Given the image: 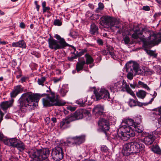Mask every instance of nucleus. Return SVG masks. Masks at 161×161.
Segmentation results:
<instances>
[{
	"label": "nucleus",
	"mask_w": 161,
	"mask_h": 161,
	"mask_svg": "<svg viewBox=\"0 0 161 161\" xmlns=\"http://www.w3.org/2000/svg\"><path fill=\"white\" fill-rule=\"evenodd\" d=\"M48 96H50L48 93L40 94L27 92L22 95L18 102L21 109L24 107L26 109L31 110L34 108L35 102L38 103L41 97L44 96L47 97Z\"/></svg>",
	"instance_id": "1"
},
{
	"label": "nucleus",
	"mask_w": 161,
	"mask_h": 161,
	"mask_svg": "<svg viewBox=\"0 0 161 161\" xmlns=\"http://www.w3.org/2000/svg\"><path fill=\"white\" fill-rule=\"evenodd\" d=\"M142 140L139 139L138 141L129 142L125 144L122 150L124 156H129L131 154L139 153L145 148V145Z\"/></svg>",
	"instance_id": "2"
},
{
	"label": "nucleus",
	"mask_w": 161,
	"mask_h": 161,
	"mask_svg": "<svg viewBox=\"0 0 161 161\" xmlns=\"http://www.w3.org/2000/svg\"><path fill=\"white\" fill-rule=\"evenodd\" d=\"M28 153L30 157L36 161H49L48 158L50 151L48 148L38 150L34 148L29 150Z\"/></svg>",
	"instance_id": "3"
},
{
	"label": "nucleus",
	"mask_w": 161,
	"mask_h": 161,
	"mask_svg": "<svg viewBox=\"0 0 161 161\" xmlns=\"http://www.w3.org/2000/svg\"><path fill=\"white\" fill-rule=\"evenodd\" d=\"M94 93L97 101L103 99L104 100L107 99L112 103L113 102V98L110 97L108 91L104 88H101L99 92L97 90H94Z\"/></svg>",
	"instance_id": "4"
},
{
	"label": "nucleus",
	"mask_w": 161,
	"mask_h": 161,
	"mask_svg": "<svg viewBox=\"0 0 161 161\" xmlns=\"http://www.w3.org/2000/svg\"><path fill=\"white\" fill-rule=\"evenodd\" d=\"M125 127L124 131H121L119 133L121 140L126 141L128 140L131 137H133L135 136V133L134 130L129 126Z\"/></svg>",
	"instance_id": "5"
},
{
	"label": "nucleus",
	"mask_w": 161,
	"mask_h": 161,
	"mask_svg": "<svg viewBox=\"0 0 161 161\" xmlns=\"http://www.w3.org/2000/svg\"><path fill=\"white\" fill-rule=\"evenodd\" d=\"M98 128L97 130L98 132L104 133L107 135V131L110 129V125L108 120L104 118H100L97 122Z\"/></svg>",
	"instance_id": "6"
},
{
	"label": "nucleus",
	"mask_w": 161,
	"mask_h": 161,
	"mask_svg": "<svg viewBox=\"0 0 161 161\" xmlns=\"http://www.w3.org/2000/svg\"><path fill=\"white\" fill-rule=\"evenodd\" d=\"M90 114V112L86 109L80 108L76 110L74 113L69 115L73 119L72 120L75 121L82 119L87 115H89Z\"/></svg>",
	"instance_id": "7"
},
{
	"label": "nucleus",
	"mask_w": 161,
	"mask_h": 161,
	"mask_svg": "<svg viewBox=\"0 0 161 161\" xmlns=\"http://www.w3.org/2000/svg\"><path fill=\"white\" fill-rule=\"evenodd\" d=\"M61 143L59 146H56L53 148L51 153L52 158L55 161H59L63 159L64 157V153L61 145Z\"/></svg>",
	"instance_id": "8"
},
{
	"label": "nucleus",
	"mask_w": 161,
	"mask_h": 161,
	"mask_svg": "<svg viewBox=\"0 0 161 161\" xmlns=\"http://www.w3.org/2000/svg\"><path fill=\"white\" fill-rule=\"evenodd\" d=\"M100 20L101 23L103 24L104 25L108 28H111L114 26L115 25L119 23L115 19L108 16L101 17Z\"/></svg>",
	"instance_id": "9"
},
{
	"label": "nucleus",
	"mask_w": 161,
	"mask_h": 161,
	"mask_svg": "<svg viewBox=\"0 0 161 161\" xmlns=\"http://www.w3.org/2000/svg\"><path fill=\"white\" fill-rule=\"evenodd\" d=\"M114 85L118 90V91L122 88V90L125 91L128 93L130 94L133 97H136L134 92L130 88L129 85L127 84L124 80H123L122 82L121 81L117 82L114 84Z\"/></svg>",
	"instance_id": "10"
},
{
	"label": "nucleus",
	"mask_w": 161,
	"mask_h": 161,
	"mask_svg": "<svg viewBox=\"0 0 161 161\" xmlns=\"http://www.w3.org/2000/svg\"><path fill=\"white\" fill-rule=\"evenodd\" d=\"M49 47L52 50H56L64 48L65 46L63 44H60L57 40H56L51 36L48 39Z\"/></svg>",
	"instance_id": "11"
},
{
	"label": "nucleus",
	"mask_w": 161,
	"mask_h": 161,
	"mask_svg": "<svg viewBox=\"0 0 161 161\" xmlns=\"http://www.w3.org/2000/svg\"><path fill=\"white\" fill-rule=\"evenodd\" d=\"M132 30L134 32L132 34L131 36L132 38L136 40L140 38L139 37V36H142L143 32L146 33L147 32H150L146 27L142 28V30L140 31L138 25L134 26Z\"/></svg>",
	"instance_id": "12"
},
{
	"label": "nucleus",
	"mask_w": 161,
	"mask_h": 161,
	"mask_svg": "<svg viewBox=\"0 0 161 161\" xmlns=\"http://www.w3.org/2000/svg\"><path fill=\"white\" fill-rule=\"evenodd\" d=\"M148 39L150 41H147L145 40L142 37L140 38V39L143 42V44L142 47L143 48H147L148 47L150 46L152 44H156L155 43V39L156 38V34L153 33L152 34H150L148 37Z\"/></svg>",
	"instance_id": "13"
},
{
	"label": "nucleus",
	"mask_w": 161,
	"mask_h": 161,
	"mask_svg": "<svg viewBox=\"0 0 161 161\" xmlns=\"http://www.w3.org/2000/svg\"><path fill=\"white\" fill-rule=\"evenodd\" d=\"M125 67L126 71L128 73L126 76L127 77L128 79L131 80L133 77V74L134 71L132 61H130L127 63Z\"/></svg>",
	"instance_id": "14"
},
{
	"label": "nucleus",
	"mask_w": 161,
	"mask_h": 161,
	"mask_svg": "<svg viewBox=\"0 0 161 161\" xmlns=\"http://www.w3.org/2000/svg\"><path fill=\"white\" fill-rule=\"evenodd\" d=\"M73 119L69 115H68L65 119H63L62 121L60 123V127L63 129H65L70 127V123L74 121L72 120Z\"/></svg>",
	"instance_id": "15"
},
{
	"label": "nucleus",
	"mask_w": 161,
	"mask_h": 161,
	"mask_svg": "<svg viewBox=\"0 0 161 161\" xmlns=\"http://www.w3.org/2000/svg\"><path fill=\"white\" fill-rule=\"evenodd\" d=\"M103 106L100 105H97L95 106L92 110L93 114L98 118L100 116L103 115L104 113Z\"/></svg>",
	"instance_id": "16"
},
{
	"label": "nucleus",
	"mask_w": 161,
	"mask_h": 161,
	"mask_svg": "<svg viewBox=\"0 0 161 161\" xmlns=\"http://www.w3.org/2000/svg\"><path fill=\"white\" fill-rule=\"evenodd\" d=\"M54 98V97H51L50 96H48L47 97L43 98L42 103L43 107L47 108L53 106Z\"/></svg>",
	"instance_id": "17"
},
{
	"label": "nucleus",
	"mask_w": 161,
	"mask_h": 161,
	"mask_svg": "<svg viewBox=\"0 0 161 161\" xmlns=\"http://www.w3.org/2000/svg\"><path fill=\"white\" fill-rule=\"evenodd\" d=\"M142 140V142L144 143L147 145H150L153 144L155 140L154 136L153 134L148 133L145 136L143 139H140Z\"/></svg>",
	"instance_id": "18"
},
{
	"label": "nucleus",
	"mask_w": 161,
	"mask_h": 161,
	"mask_svg": "<svg viewBox=\"0 0 161 161\" xmlns=\"http://www.w3.org/2000/svg\"><path fill=\"white\" fill-rule=\"evenodd\" d=\"M14 100L12 99L8 101H3L1 103L0 106L1 108L3 111H6L7 109L13 106Z\"/></svg>",
	"instance_id": "19"
},
{
	"label": "nucleus",
	"mask_w": 161,
	"mask_h": 161,
	"mask_svg": "<svg viewBox=\"0 0 161 161\" xmlns=\"http://www.w3.org/2000/svg\"><path fill=\"white\" fill-rule=\"evenodd\" d=\"M135 121H137L135 123L134 127L135 131L138 133H142L144 130L143 127L140 123L142 122L141 119L139 118H137Z\"/></svg>",
	"instance_id": "20"
},
{
	"label": "nucleus",
	"mask_w": 161,
	"mask_h": 161,
	"mask_svg": "<svg viewBox=\"0 0 161 161\" xmlns=\"http://www.w3.org/2000/svg\"><path fill=\"white\" fill-rule=\"evenodd\" d=\"M78 60V61L76 65V70L77 72H79L83 70L84 65L86 64L85 59L84 57H81L79 58Z\"/></svg>",
	"instance_id": "21"
},
{
	"label": "nucleus",
	"mask_w": 161,
	"mask_h": 161,
	"mask_svg": "<svg viewBox=\"0 0 161 161\" xmlns=\"http://www.w3.org/2000/svg\"><path fill=\"white\" fill-rule=\"evenodd\" d=\"M17 141V140L16 138H6L3 140V142L5 145L14 147L16 144Z\"/></svg>",
	"instance_id": "22"
},
{
	"label": "nucleus",
	"mask_w": 161,
	"mask_h": 161,
	"mask_svg": "<svg viewBox=\"0 0 161 161\" xmlns=\"http://www.w3.org/2000/svg\"><path fill=\"white\" fill-rule=\"evenodd\" d=\"M132 61V64L133 66V70L135 73L138 75H143L144 69H141L139 67V64L136 62Z\"/></svg>",
	"instance_id": "23"
},
{
	"label": "nucleus",
	"mask_w": 161,
	"mask_h": 161,
	"mask_svg": "<svg viewBox=\"0 0 161 161\" xmlns=\"http://www.w3.org/2000/svg\"><path fill=\"white\" fill-rule=\"evenodd\" d=\"M76 145H79L84 142L85 140V136L82 135L74 137Z\"/></svg>",
	"instance_id": "24"
},
{
	"label": "nucleus",
	"mask_w": 161,
	"mask_h": 161,
	"mask_svg": "<svg viewBox=\"0 0 161 161\" xmlns=\"http://www.w3.org/2000/svg\"><path fill=\"white\" fill-rule=\"evenodd\" d=\"M12 46L13 47H19L23 48H26V47L25 42L23 40L12 43Z\"/></svg>",
	"instance_id": "25"
},
{
	"label": "nucleus",
	"mask_w": 161,
	"mask_h": 161,
	"mask_svg": "<svg viewBox=\"0 0 161 161\" xmlns=\"http://www.w3.org/2000/svg\"><path fill=\"white\" fill-rule=\"evenodd\" d=\"M98 28L94 23L92 24L90 29V33L92 35H97L99 34Z\"/></svg>",
	"instance_id": "26"
},
{
	"label": "nucleus",
	"mask_w": 161,
	"mask_h": 161,
	"mask_svg": "<svg viewBox=\"0 0 161 161\" xmlns=\"http://www.w3.org/2000/svg\"><path fill=\"white\" fill-rule=\"evenodd\" d=\"M143 103H141L133 99H130L128 102V104L130 107H135L137 106L141 107L143 105Z\"/></svg>",
	"instance_id": "27"
},
{
	"label": "nucleus",
	"mask_w": 161,
	"mask_h": 161,
	"mask_svg": "<svg viewBox=\"0 0 161 161\" xmlns=\"http://www.w3.org/2000/svg\"><path fill=\"white\" fill-rule=\"evenodd\" d=\"M111 136V138L113 139V142L115 144H118L119 143L121 139L118 132L114 134H112Z\"/></svg>",
	"instance_id": "28"
},
{
	"label": "nucleus",
	"mask_w": 161,
	"mask_h": 161,
	"mask_svg": "<svg viewBox=\"0 0 161 161\" xmlns=\"http://www.w3.org/2000/svg\"><path fill=\"white\" fill-rule=\"evenodd\" d=\"M86 58L85 63L86 64L88 65L92 64L94 62L93 58L88 53H86L85 55Z\"/></svg>",
	"instance_id": "29"
},
{
	"label": "nucleus",
	"mask_w": 161,
	"mask_h": 161,
	"mask_svg": "<svg viewBox=\"0 0 161 161\" xmlns=\"http://www.w3.org/2000/svg\"><path fill=\"white\" fill-rule=\"evenodd\" d=\"M137 121H134L133 120L131 119H125L123 120L122 122L125 123V124L129 125L132 126L134 127Z\"/></svg>",
	"instance_id": "30"
},
{
	"label": "nucleus",
	"mask_w": 161,
	"mask_h": 161,
	"mask_svg": "<svg viewBox=\"0 0 161 161\" xmlns=\"http://www.w3.org/2000/svg\"><path fill=\"white\" fill-rule=\"evenodd\" d=\"M14 147L17 148L19 151L22 152L25 149V145L21 141L17 142Z\"/></svg>",
	"instance_id": "31"
},
{
	"label": "nucleus",
	"mask_w": 161,
	"mask_h": 161,
	"mask_svg": "<svg viewBox=\"0 0 161 161\" xmlns=\"http://www.w3.org/2000/svg\"><path fill=\"white\" fill-rule=\"evenodd\" d=\"M147 92L142 90H140L136 93V95L138 97L143 99L147 95Z\"/></svg>",
	"instance_id": "32"
},
{
	"label": "nucleus",
	"mask_w": 161,
	"mask_h": 161,
	"mask_svg": "<svg viewBox=\"0 0 161 161\" xmlns=\"http://www.w3.org/2000/svg\"><path fill=\"white\" fill-rule=\"evenodd\" d=\"M68 87L67 86H63L59 91V93L60 95L63 97L65 96L67 92L69 91Z\"/></svg>",
	"instance_id": "33"
},
{
	"label": "nucleus",
	"mask_w": 161,
	"mask_h": 161,
	"mask_svg": "<svg viewBox=\"0 0 161 161\" xmlns=\"http://www.w3.org/2000/svg\"><path fill=\"white\" fill-rule=\"evenodd\" d=\"M54 37L56 38L58 40V41L59 43L61 44V45L63 44L65 45L66 44L65 39L63 38H61L59 35L56 34L55 35Z\"/></svg>",
	"instance_id": "34"
},
{
	"label": "nucleus",
	"mask_w": 161,
	"mask_h": 161,
	"mask_svg": "<svg viewBox=\"0 0 161 161\" xmlns=\"http://www.w3.org/2000/svg\"><path fill=\"white\" fill-rule=\"evenodd\" d=\"M137 86L140 87H142L147 89V91H150V89L146 84L144 83L141 81L139 80L137 84Z\"/></svg>",
	"instance_id": "35"
},
{
	"label": "nucleus",
	"mask_w": 161,
	"mask_h": 161,
	"mask_svg": "<svg viewBox=\"0 0 161 161\" xmlns=\"http://www.w3.org/2000/svg\"><path fill=\"white\" fill-rule=\"evenodd\" d=\"M151 150L154 153L158 154H160L161 153V149L158 145L153 147L151 148Z\"/></svg>",
	"instance_id": "36"
},
{
	"label": "nucleus",
	"mask_w": 161,
	"mask_h": 161,
	"mask_svg": "<svg viewBox=\"0 0 161 161\" xmlns=\"http://www.w3.org/2000/svg\"><path fill=\"white\" fill-rule=\"evenodd\" d=\"M66 102H62L59 100H57V98L54 99V103H53V106H61L65 105Z\"/></svg>",
	"instance_id": "37"
},
{
	"label": "nucleus",
	"mask_w": 161,
	"mask_h": 161,
	"mask_svg": "<svg viewBox=\"0 0 161 161\" xmlns=\"http://www.w3.org/2000/svg\"><path fill=\"white\" fill-rule=\"evenodd\" d=\"M153 115L155 117L158 118V128L161 129V115L159 114L158 115L157 114H155L154 113H153L152 115Z\"/></svg>",
	"instance_id": "38"
},
{
	"label": "nucleus",
	"mask_w": 161,
	"mask_h": 161,
	"mask_svg": "<svg viewBox=\"0 0 161 161\" xmlns=\"http://www.w3.org/2000/svg\"><path fill=\"white\" fill-rule=\"evenodd\" d=\"M87 98L85 97L84 99L83 98H80L76 101V103L79 105H80V106L83 107L85 106V103L87 101Z\"/></svg>",
	"instance_id": "39"
},
{
	"label": "nucleus",
	"mask_w": 161,
	"mask_h": 161,
	"mask_svg": "<svg viewBox=\"0 0 161 161\" xmlns=\"http://www.w3.org/2000/svg\"><path fill=\"white\" fill-rule=\"evenodd\" d=\"M67 143L70 146L76 145L74 137L69 138L67 140Z\"/></svg>",
	"instance_id": "40"
},
{
	"label": "nucleus",
	"mask_w": 161,
	"mask_h": 161,
	"mask_svg": "<svg viewBox=\"0 0 161 161\" xmlns=\"http://www.w3.org/2000/svg\"><path fill=\"white\" fill-rule=\"evenodd\" d=\"M154 72L153 70H151L149 69H144V75H143L148 76L151 75Z\"/></svg>",
	"instance_id": "41"
},
{
	"label": "nucleus",
	"mask_w": 161,
	"mask_h": 161,
	"mask_svg": "<svg viewBox=\"0 0 161 161\" xmlns=\"http://www.w3.org/2000/svg\"><path fill=\"white\" fill-rule=\"evenodd\" d=\"M14 90L18 93L19 94L20 93L22 92L24 90L23 87L21 85H18L14 87Z\"/></svg>",
	"instance_id": "42"
},
{
	"label": "nucleus",
	"mask_w": 161,
	"mask_h": 161,
	"mask_svg": "<svg viewBox=\"0 0 161 161\" xmlns=\"http://www.w3.org/2000/svg\"><path fill=\"white\" fill-rule=\"evenodd\" d=\"M46 78L45 77H42L40 78H38L37 80V82L39 85L42 86L44 85V83L46 80Z\"/></svg>",
	"instance_id": "43"
},
{
	"label": "nucleus",
	"mask_w": 161,
	"mask_h": 161,
	"mask_svg": "<svg viewBox=\"0 0 161 161\" xmlns=\"http://www.w3.org/2000/svg\"><path fill=\"white\" fill-rule=\"evenodd\" d=\"M98 8L96 9V12L97 13L99 12L100 11L102 10L104 7L103 4L101 2H100L98 3Z\"/></svg>",
	"instance_id": "44"
},
{
	"label": "nucleus",
	"mask_w": 161,
	"mask_h": 161,
	"mask_svg": "<svg viewBox=\"0 0 161 161\" xmlns=\"http://www.w3.org/2000/svg\"><path fill=\"white\" fill-rule=\"evenodd\" d=\"M62 22L59 19H55L53 22V24L54 25L58 26H60L62 25Z\"/></svg>",
	"instance_id": "45"
},
{
	"label": "nucleus",
	"mask_w": 161,
	"mask_h": 161,
	"mask_svg": "<svg viewBox=\"0 0 161 161\" xmlns=\"http://www.w3.org/2000/svg\"><path fill=\"white\" fill-rule=\"evenodd\" d=\"M123 40L125 44H128L130 42V38L127 36L124 37Z\"/></svg>",
	"instance_id": "46"
},
{
	"label": "nucleus",
	"mask_w": 161,
	"mask_h": 161,
	"mask_svg": "<svg viewBox=\"0 0 161 161\" xmlns=\"http://www.w3.org/2000/svg\"><path fill=\"white\" fill-rule=\"evenodd\" d=\"M18 94H19L14 89L10 93V96L11 97L14 98Z\"/></svg>",
	"instance_id": "47"
},
{
	"label": "nucleus",
	"mask_w": 161,
	"mask_h": 161,
	"mask_svg": "<svg viewBox=\"0 0 161 161\" xmlns=\"http://www.w3.org/2000/svg\"><path fill=\"white\" fill-rule=\"evenodd\" d=\"M110 90L112 92L114 93L118 91V90L114 85L110 87Z\"/></svg>",
	"instance_id": "48"
},
{
	"label": "nucleus",
	"mask_w": 161,
	"mask_h": 161,
	"mask_svg": "<svg viewBox=\"0 0 161 161\" xmlns=\"http://www.w3.org/2000/svg\"><path fill=\"white\" fill-rule=\"evenodd\" d=\"M101 150L104 152H107L108 150V149L106 146L103 145L101 146Z\"/></svg>",
	"instance_id": "49"
},
{
	"label": "nucleus",
	"mask_w": 161,
	"mask_h": 161,
	"mask_svg": "<svg viewBox=\"0 0 161 161\" xmlns=\"http://www.w3.org/2000/svg\"><path fill=\"white\" fill-rule=\"evenodd\" d=\"M28 79V77L27 76H23L22 77L20 80L19 81V82H21L23 83L24 82H26V80Z\"/></svg>",
	"instance_id": "50"
},
{
	"label": "nucleus",
	"mask_w": 161,
	"mask_h": 161,
	"mask_svg": "<svg viewBox=\"0 0 161 161\" xmlns=\"http://www.w3.org/2000/svg\"><path fill=\"white\" fill-rule=\"evenodd\" d=\"M130 86L132 88H135L136 87L139 88L137 86V84L136 82H134L133 84H130Z\"/></svg>",
	"instance_id": "51"
},
{
	"label": "nucleus",
	"mask_w": 161,
	"mask_h": 161,
	"mask_svg": "<svg viewBox=\"0 0 161 161\" xmlns=\"http://www.w3.org/2000/svg\"><path fill=\"white\" fill-rule=\"evenodd\" d=\"M106 47H107V51L108 52L111 51H112L114 50L113 47L111 46L107 45Z\"/></svg>",
	"instance_id": "52"
},
{
	"label": "nucleus",
	"mask_w": 161,
	"mask_h": 161,
	"mask_svg": "<svg viewBox=\"0 0 161 161\" xmlns=\"http://www.w3.org/2000/svg\"><path fill=\"white\" fill-rule=\"evenodd\" d=\"M97 43L99 45L103 46V42L102 39H99L97 40Z\"/></svg>",
	"instance_id": "53"
},
{
	"label": "nucleus",
	"mask_w": 161,
	"mask_h": 161,
	"mask_svg": "<svg viewBox=\"0 0 161 161\" xmlns=\"http://www.w3.org/2000/svg\"><path fill=\"white\" fill-rule=\"evenodd\" d=\"M142 10L145 11H149L150 10V8L148 6H143L142 8Z\"/></svg>",
	"instance_id": "54"
},
{
	"label": "nucleus",
	"mask_w": 161,
	"mask_h": 161,
	"mask_svg": "<svg viewBox=\"0 0 161 161\" xmlns=\"http://www.w3.org/2000/svg\"><path fill=\"white\" fill-rule=\"evenodd\" d=\"M77 58L75 55H74V56L71 57H68V59L69 61H72L74 59H76Z\"/></svg>",
	"instance_id": "55"
},
{
	"label": "nucleus",
	"mask_w": 161,
	"mask_h": 161,
	"mask_svg": "<svg viewBox=\"0 0 161 161\" xmlns=\"http://www.w3.org/2000/svg\"><path fill=\"white\" fill-rule=\"evenodd\" d=\"M34 4L36 6V8L37 10V12H39L40 6L38 4V1H35Z\"/></svg>",
	"instance_id": "56"
},
{
	"label": "nucleus",
	"mask_w": 161,
	"mask_h": 161,
	"mask_svg": "<svg viewBox=\"0 0 161 161\" xmlns=\"http://www.w3.org/2000/svg\"><path fill=\"white\" fill-rule=\"evenodd\" d=\"M161 15V12H159L158 13H155L153 15V17L154 18L156 19Z\"/></svg>",
	"instance_id": "57"
},
{
	"label": "nucleus",
	"mask_w": 161,
	"mask_h": 161,
	"mask_svg": "<svg viewBox=\"0 0 161 161\" xmlns=\"http://www.w3.org/2000/svg\"><path fill=\"white\" fill-rule=\"evenodd\" d=\"M50 8L49 7H45L44 8H43V12L44 13L45 12H47L48 11L50 10Z\"/></svg>",
	"instance_id": "58"
},
{
	"label": "nucleus",
	"mask_w": 161,
	"mask_h": 161,
	"mask_svg": "<svg viewBox=\"0 0 161 161\" xmlns=\"http://www.w3.org/2000/svg\"><path fill=\"white\" fill-rule=\"evenodd\" d=\"M67 109L71 111H73L75 110V107L71 106L67 107Z\"/></svg>",
	"instance_id": "59"
},
{
	"label": "nucleus",
	"mask_w": 161,
	"mask_h": 161,
	"mask_svg": "<svg viewBox=\"0 0 161 161\" xmlns=\"http://www.w3.org/2000/svg\"><path fill=\"white\" fill-rule=\"evenodd\" d=\"M61 78H58L57 77H54L53 79V80L54 83H56L58 82L59 81H60L61 80Z\"/></svg>",
	"instance_id": "60"
},
{
	"label": "nucleus",
	"mask_w": 161,
	"mask_h": 161,
	"mask_svg": "<svg viewBox=\"0 0 161 161\" xmlns=\"http://www.w3.org/2000/svg\"><path fill=\"white\" fill-rule=\"evenodd\" d=\"M17 70H16V72L18 74H22V71L20 67H17Z\"/></svg>",
	"instance_id": "61"
},
{
	"label": "nucleus",
	"mask_w": 161,
	"mask_h": 161,
	"mask_svg": "<svg viewBox=\"0 0 161 161\" xmlns=\"http://www.w3.org/2000/svg\"><path fill=\"white\" fill-rule=\"evenodd\" d=\"M49 91L51 93V95L52 96L51 97H54V98L56 99V98L55 97V93L51 91V90L50 89V86H49Z\"/></svg>",
	"instance_id": "62"
},
{
	"label": "nucleus",
	"mask_w": 161,
	"mask_h": 161,
	"mask_svg": "<svg viewBox=\"0 0 161 161\" xmlns=\"http://www.w3.org/2000/svg\"><path fill=\"white\" fill-rule=\"evenodd\" d=\"M159 38L157 41H156L155 43L156 44H158L159 43H161V34H159Z\"/></svg>",
	"instance_id": "63"
},
{
	"label": "nucleus",
	"mask_w": 161,
	"mask_h": 161,
	"mask_svg": "<svg viewBox=\"0 0 161 161\" xmlns=\"http://www.w3.org/2000/svg\"><path fill=\"white\" fill-rule=\"evenodd\" d=\"M12 65L14 66V67L17 65V63L16 62V59H13L12 61Z\"/></svg>",
	"instance_id": "64"
}]
</instances>
